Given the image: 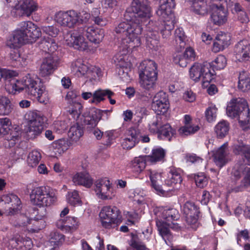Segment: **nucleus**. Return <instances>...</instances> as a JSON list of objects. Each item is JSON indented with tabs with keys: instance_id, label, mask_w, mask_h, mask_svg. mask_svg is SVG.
Here are the masks:
<instances>
[{
	"instance_id": "10",
	"label": "nucleus",
	"mask_w": 250,
	"mask_h": 250,
	"mask_svg": "<svg viewBox=\"0 0 250 250\" xmlns=\"http://www.w3.org/2000/svg\"><path fill=\"white\" fill-rule=\"evenodd\" d=\"M209 66L210 64L207 62L203 64L195 63L190 68V78L195 82L201 78L204 84L210 83L213 79V73L209 69Z\"/></svg>"
},
{
	"instance_id": "58",
	"label": "nucleus",
	"mask_w": 250,
	"mask_h": 250,
	"mask_svg": "<svg viewBox=\"0 0 250 250\" xmlns=\"http://www.w3.org/2000/svg\"><path fill=\"white\" fill-rule=\"evenodd\" d=\"M70 107L68 110L70 114H71L74 119L78 118L82 113L83 106L82 104L76 101L71 102V104H69Z\"/></svg>"
},
{
	"instance_id": "61",
	"label": "nucleus",
	"mask_w": 250,
	"mask_h": 250,
	"mask_svg": "<svg viewBox=\"0 0 250 250\" xmlns=\"http://www.w3.org/2000/svg\"><path fill=\"white\" fill-rule=\"evenodd\" d=\"M11 125V122L8 118L0 119V135H5L11 130L10 126Z\"/></svg>"
},
{
	"instance_id": "43",
	"label": "nucleus",
	"mask_w": 250,
	"mask_h": 250,
	"mask_svg": "<svg viewBox=\"0 0 250 250\" xmlns=\"http://www.w3.org/2000/svg\"><path fill=\"white\" fill-rule=\"evenodd\" d=\"M246 175L241 181V184L237 187H234L233 185L230 188V191L237 193L242 191L244 189L250 185V167H248L246 170Z\"/></svg>"
},
{
	"instance_id": "20",
	"label": "nucleus",
	"mask_w": 250,
	"mask_h": 250,
	"mask_svg": "<svg viewBox=\"0 0 250 250\" xmlns=\"http://www.w3.org/2000/svg\"><path fill=\"white\" fill-rule=\"evenodd\" d=\"M64 39L67 45L76 49L84 51L88 49V44L84 37L82 35H77L75 32L68 33Z\"/></svg>"
},
{
	"instance_id": "16",
	"label": "nucleus",
	"mask_w": 250,
	"mask_h": 250,
	"mask_svg": "<svg viewBox=\"0 0 250 250\" xmlns=\"http://www.w3.org/2000/svg\"><path fill=\"white\" fill-rule=\"evenodd\" d=\"M154 21H149L146 25L145 37L146 45L150 49L157 50L160 46L159 36L156 29H154Z\"/></svg>"
},
{
	"instance_id": "28",
	"label": "nucleus",
	"mask_w": 250,
	"mask_h": 250,
	"mask_svg": "<svg viewBox=\"0 0 250 250\" xmlns=\"http://www.w3.org/2000/svg\"><path fill=\"white\" fill-rule=\"evenodd\" d=\"M211 20L214 24L220 26L228 20V12L227 8L211 9Z\"/></svg>"
},
{
	"instance_id": "37",
	"label": "nucleus",
	"mask_w": 250,
	"mask_h": 250,
	"mask_svg": "<svg viewBox=\"0 0 250 250\" xmlns=\"http://www.w3.org/2000/svg\"><path fill=\"white\" fill-rule=\"evenodd\" d=\"M158 137L160 139L170 141L176 135V130L169 124L163 125L157 133Z\"/></svg>"
},
{
	"instance_id": "3",
	"label": "nucleus",
	"mask_w": 250,
	"mask_h": 250,
	"mask_svg": "<svg viewBox=\"0 0 250 250\" xmlns=\"http://www.w3.org/2000/svg\"><path fill=\"white\" fill-rule=\"evenodd\" d=\"M175 6V0H161L160 5L156 13L162 21H154V29L159 31L164 39H167L174 27L173 9Z\"/></svg>"
},
{
	"instance_id": "34",
	"label": "nucleus",
	"mask_w": 250,
	"mask_h": 250,
	"mask_svg": "<svg viewBox=\"0 0 250 250\" xmlns=\"http://www.w3.org/2000/svg\"><path fill=\"white\" fill-rule=\"evenodd\" d=\"M182 178L180 171L175 168H171L167 174V178L165 180L166 187H173L180 184Z\"/></svg>"
},
{
	"instance_id": "12",
	"label": "nucleus",
	"mask_w": 250,
	"mask_h": 250,
	"mask_svg": "<svg viewBox=\"0 0 250 250\" xmlns=\"http://www.w3.org/2000/svg\"><path fill=\"white\" fill-rule=\"evenodd\" d=\"M95 190L98 197L102 200L112 199L116 192L112 184L106 178L97 180L95 182Z\"/></svg>"
},
{
	"instance_id": "41",
	"label": "nucleus",
	"mask_w": 250,
	"mask_h": 250,
	"mask_svg": "<svg viewBox=\"0 0 250 250\" xmlns=\"http://www.w3.org/2000/svg\"><path fill=\"white\" fill-rule=\"evenodd\" d=\"M13 107L10 100L5 96L0 97V115H8L12 111Z\"/></svg>"
},
{
	"instance_id": "51",
	"label": "nucleus",
	"mask_w": 250,
	"mask_h": 250,
	"mask_svg": "<svg viewBox=\"0 0 250 250\" xmlns=\"http://www.w3.org/2000/svg\"><path fill=\"white\" fill-rule=\"evenodd\" d=\"M243 171L242 168L240 167H235L233 168L231 173V180L230 184H229V192H232L230 191V188L232 186L237 187L236 186L237 181L241 178L242 173Z\"/></svg>"
},
{
	"instance_id": "27",
	"label": "nucleus",
	"mask_w": 250,
	"mask_h": 250,
	"mask_svg": "<svg viewBox=\"0 0 250 250\" xmlns=\"http://www.w3.org/2000/svg\"><path fill=\"white\" fill-rule=\"evenodd\" d=\"M21 131L19 127L11 128V130L5 136L4 146L6 148H11L20 141L21 138Z\"/></svg>"
},
{
	"instance_id": "1",
	"label": "nucleus",
	"mask_w": 250,
	"mask_h": 250,
	"mask_svg": "<svg viewBox=\"0 0 250 250\" xmlns=\"http://www.w3.org/2000/svg\"><path fill=\"white\" fill-rule=\"evenodd\" d=\"M41 35V29L32 21H22L7 41L6 45L10 48L15 49L24 44L34 42Z\"/></svg>"
},
{
	"instance_id": "14",
	"label": "nucleus",
	"mask_w": 250,
	"mask_h": 250,
	"mask_svg": "<svg viewBox=\"0 0 250 250\" xmlns=\"http://www.w3.org/2000/svg\"><path fill=\"white\" fill-rule=\"evenodd\" d=\"M199 209V208L194 203L190 201L186 202L183 208L187 223L194 230L198 227Z\"/></svg>"
},
{
	"instance_id": "30",
	"label": "nucleus",
	"mask_w": 250,
	"mask_h": 250,
	"mask_svg": "<svg viewBox=\"0 0 250 250\" xmlns=\"http://www.w3.org/2000/svg\"><path fill=\"white\" fill-rule=\"evenodd\" d=\"M102 117V111L99 109L93 108L89 112V115L85 117L84 123L87 128H94Z\"/></svg>"
},
{
	"instance_id": "60",
	"label": "nucleus",
	"mask_w": 250,
	"mask_h": 250,
	"mask_svg": "<svg viewBox=\"0 0 250 250\" xmlns=\"http://www.w3.org/2000/svg\"><path fill=\"white\" fill-rule=\"evenodd\" d=\"M49 236V242L52 245H59L64 240V235L57 231H52Z\"/></svg>"
},
{
	"instance_id": "57",
	"label": "nucleus",
	"mask_w": 250,
	"mask_h": 250,
	"mask_svg": "<svg viewBox=\"0 0 250 250\" xmlns=\"http://www.w3.org/2000/svg\"><path fill=\"white\" fill-rule=\"evenodd\" d=\"M67 200L68 203L72 206H75L80 205L82 204L79 192L75 190L68 193Z\"/></svg>"
},
{
	"instance_id": "40",
	"label": "nucleus",
	"mask_w": 250,
	"mask_h": 250,
	"mask_svg": "<svg viewBox=\"0 0 250 250\" xmlns=\"http://www.w3.org/2000/svg\"><path fill=\"white\" fill-rule=\"evenodd\" d=\"M8 90L9 93L16 94L17 92H20L23 90H25V86L24 85V77L22 81L17 79H12L10 81V84H6L5 88Z\"/></svg>"
},
{
	"instance_id": "2",
	"label": "nucleus",
	"mask_w": 250,
	"mask_h": 250,
	"mask_svg": "<svg viewBox=\"0 0 250 250\" xmlns=\"http://www.w3.org/2000/svg\"><path fill=\"white\" fill-rule=\"evenodd\" d=\"M126 21L127 22H122L118 24L115 28V32L123 35L122 42L125 47L128 51H132L141 45L140 35L142 32L143 28L141 21L138 20Z\"/></svg>"
},
{
	"instance_id": "35",
	"label": "nucleus",
	"mask_w": 250,
	"mask_h": 250,
	"mask_svg": "<svg viewBox=\"0 0 250 250\" xmlns=\"http://www.w3.org/2000/svg\"><path fill=\"white\" fill-rule=\"evenodd\" d=\"M199 244L194 250H216L218 240L216 238L205 237L199 239Z\"/></svg>"
},
{
	"instance_id": "23",
	"label": "nucleus",
	"mask_w": 250,
	"mask_h": 250,
	"mask_svg": "<svg viewBox=\"0 0 250 250\" xmlns=\"http://www.w3.org/2000/svg\"><path fill=\"white\" fill-rule=\"evenodd\" d=\"M246 107V100L243 98H233L229 103L226 110L227 115L232 119L238 116L240 109Z\"/></svg>"
},
{
	"instance_id": "53",
	"label": "nucleus",
	"mask_w": 250,
	"mask_h": 250,
	"mask_svg": "<svg viewBox=\"0 0 250 250\" xmlns=\"http://www.w3.org/2000/svg\"><path fill=\"white\" fill-rule=\"evenodd\" d=\"M42 156L40 152L37 150H33L29 153L27 163L29 166L34 167H36L41 160Z\"/></svg>"
},
{
	"instance_id": "19",
	"label": "nucleus",
	"mask_w": 250,
	"mask_h": 250,
	"mask_svg": "<svg viewBox=\"0 0 250 250\" xmlns=\"http://www.w3.org/2000/svg\"><path fill=\"white\" fill-rule=\"evenodd\" d=\"M234 55L240 62H250V43L247 40H241L235 44Z\"/></svg>"
},
{
	"instance_id": "39",
	"label": "nucleus",
	"mask_w": 250,
	"mask_h": 250,
	"mask_svg": "<svg viewBox=\"0 0 250 250\" xmlns=\"http://www.w3.org/2000/svg\"><path fill=\"white\" fill-rule=\"evenodd\" d=\"M238 79V88L240 91L245 92L250 90V78L247 72H240Z\"/></svg>"
},
{
	"instance_id": "11",
	"label": "nucleus",
	"mask_w": 250,
	"mask_h": 250,
	"mask_svg": "<svg viewBox=\"0 0 250 250\" xmlns=\"http://www.w3.org/2000/svg\"><path fill=\"white\" fill-rule=\"evenodd\" d=\"M146 175L149 177L150 185L153 192L164 197L169 195L170 189L166 187L165 183L163 184L161 173L150 169L146 170Z\"/></svg>"
},
{
	"instance_id": "55",
	"label": "nucleus",
	"mask_w": 250,
	"mask_h": 250,
	"mask_svg": "<svg viewBox=\"0 0 250 250\" xmlns=\"http://www.w3.org/2000/svg\"><path fill=\"white\" fill-rule=\"evenodd\" d=\"M160 234L163 237L167 244L170 243L173 239V236L169 229L164 224H162L158 227Z\"/></svg>"
},
{
	"instance_id": "15",
	"label": "nucleus",
	"mask_w": 250,
	"mask_h": 250,
	"mask_svg": "<svg viewBox=\"0 0 250 250\" xmlns=\"http://www.w3.org/2000/svg\"><path fill=\"white\" fill-rule=\"evenodd\" d=\"M12 12L15 13L16 16H30L32 14L37 10L38 5L34 0H23L21 3L12 5Z\"/></svg>"
},
{
	"instance_id": "38",
	"label": "nucleus",
	"mask_w": 250,
	"mask_h": 250,
	"mask_svg": "<svg viewBox=\"0 0 250 250\" xmlns=\"http://www.w3.org/2000/svg\"><path fill=\"white\" fill-rule=\"evenodd\" d=\"M239 121L240 126L244 130H247L249 128L248 123L250 121V109L248 107V103L246 102V107H244L238 114L236 118Z\"/></svg>"
},
{
	"instance_id": "44",
	"label": "nucleus",
	"mask_w": 250,
	"mask_h": 250,
	"mask_svg": "<svg viewBox=\"0 0 250 250\" xmlns=\"http://www.w3.org/2000/svg\"><path fill=\"white\" fill-rule=\"evenodd\" d=\"M83 133V128L76 124L71 126L68 132V136L72 141H77L82 136Z\"/></svg>"
},
{
	"instance_id": "63",
	"label": "nucleus",
	"mask_w": 250,
	"mask_h": 250,
	"mask_svg": "<svg viewBox=\"0 0 250 250\" xmlns=\"http://www.w3.org/2000/svg\"><path fill=\"white\" fill-rule=\"evenodd\" d=\"M41 29L43 33L52 37H56L60 32V30L56 25L43 26Z\"/></svg>"
},
{
	"instance_id": "49",
	"label": "nucleus",
	"mask_w": 250,
	"mask_h": 250,
	"mask_svg": "<svg viewBox=\"0 0 250 250\" xmlns=\"http://www.w3.org/2000/svg\"><path fill=\"white\" fill-rule=\"evenodd\" d=\"M165 151L161 148L154 149L151 155H146L148 162L154 163L161 161L165 157Z\"/></svg>"
},
{
	"instance_id": "54",
	"label": "nucleus",
	"mask_w": 250,
	"mask_h": 250,
	"mask_svg": "<svg viewBox=\"0 0 250 250\" xmlns=\"http://www.w3.org/2000/svg\"><path fill=\"white\" fill-rule=\"evenodd\" d=\"M192 8L198 15H204L208 13L207 4L204 0L192 4Z\"/></svg>"
},
{
	"instance_id": "5",
	"label": "nucleus",
	"mask_w": 250,
	"mask_h": 250,
	"mask_svg": "<svg viewBox=\"0 0 250 250\" xmlns=\"http://www.w3.org/2000/svg\"><path fill=\"white\" fill-rule=\"evenodd\" d=\"M152 16V10L148 0H133L125 12V20H138L141 22L147 21Z\"/></svg>"
},
{
	"instance_id": "47",
	"label": "nucleus",
	"mask_w": 250,
	"mask_h": 250,
	"mask_svg": "<svg viewBox=\"0 0 250 250\" xmlns=\"http://www.w3.org/2000/svg\"><path fill=\"white\" fill-rule=\"evenodd\" d=\"M179 216L178 212L174 208L165 210L163 212V217L166 220L165 224L168 226H170V222L177 220Z\"/></svg>"
},
{
	"instance_id": "62",
	"label": "nucleus",
	"mask_w": 250,
	"mask_h": 250,
	"mask_svg": "<svg viewBox=\"0 0 250 250\" xmlns=\"http://www.w3.org/2000/svg\"><path fill=\"white\" fill-rule=\"evenodd\" d=\"M126 56L121 53H117L113 57L114 63L117 67L127 69L128 63L125 61Z\"/></svg>"
},
{
	"instance_id": "56",
	"label": "nucleus",
	"mask_w": 250,
	"mask_h": 250,
	"mask_svg": "<svg viewBox=\"0 0 250 250\" xmlns=\"http://www.w3.org/2000/svg\"><path fill=\"white\" fill-rule=\"evenodd\" d=\"M217 108L215 105L209 106L205 112V117L207 121L211 123L215 121L217 117Z\"/></svg>"
},
{
	"instance_id": "31",
	"label": "nucleus",
	"mask_w": 250,
	"mask_h": 250,
	"mask_svg": "<svg viewBox=\"0 0 250 250\" xmlns=\"http://www.w3.org/2000/svg\"><path fill=\"white\" fill-rule=\"evenodd\" d=\"M72 181L75 185L83 186L87 188H90L93 183L90 174L85 171L77 173L73 176Z\"/></svg>"
},
{
	"instance_id": "22",
	"label": "nucleus",
	"mask_w": 250,
	"mask_h": 250,
	"mask_svg": "<svg viewBox=\"0 0 250 250\" xmlns=\"http://www.w3.org/2000/svg\"><path fill=\"white\" fill-rule=\"evenodd\" d=\"M1 202L8 204L11 203L8 207V209H7L5 212L7 215H15L20 209L21 201L20 198L15 194H11L2 196Z\"/></svg>"
},
{
	"instance_id": "26",
	"label": "nucleus",
	"mask_w": 250,
	"mask_h": 250,
	"mask_svg": "<svg viewBox=\"0 0 250 250\" xmlns=\"http://www.w3.org/2000/svg\"><path fill=\"white\" fill-rule=\"evenodd\" d=\"M83 34L91 42L96 44H99L103 40L104 37V32L103 29L95 28L94 26H91L84 27L83 29Z\"/></svg>"
},
{
	"instance_id": "64",
	"label": "nucleus",
	"mask_w": 250,
	"mask_h": 250,
	"mask_svg": "<svg viewBox=\"0 0 250 250\" xmlns=\"http://www.w3.org/2000/svg\"><path fill=\"white\" fill-rule=\"evenodd\" d=\"M76 14L77 15L76 24L77 23H86L91 17L90 14L84 10L79 12L76 11Z\"/></svg>"
},
{
	"instance_id": "52",
	"label": "nucleus",
	"mask_w": 250,
	"mask_h": 250,
	"mask_svg": "<svg viewBox=\"0 0 250 250\" xmlns=\"http://www.w3.org/2000/svg\"><path fill=\"white\" fill-rule=\"evenodd\" d=\"M174 37L177 46L180 49L184 48L186 45V36L182 28H178L175 30Z\"/></svg>"
},
{
	"instance_id": "29",
	"label": "nucleus",
	"mask_w": 250,
	"mask_h": 250,
	"mask_svg": "<svg viewBox=\"0 0 250 250\" xmlns=\"http://www.w3.org/2000/svg\"><path fill=\"white\" fill-rule=\"evenodd\" d=\"M230 37L229 34L220 33L217 35L214 42L212 50L214 52H218L224 50L230 44Z\"/></svg>"
},
{
	"instance_id": "7",
	"label": "nucleus",
	"mask_w": 250,
	"mask_h": 250,
	"mask_svg": "<svg viewBox=\"0 0 250 250\" xmlns=\"http://www.w3.org/2000/svg\"><path fill=\"white\" fill-rule=\"evenodd\" d=\"M25 92L28 95L37 98L41 103L46 104L48 101V93L43 83L39 78L34 79L29 74L24 77Z\"/></svg>"
},
{
	"instance_id": "33",
	"label": "nucleus",
	"mask_w": 250,
	"mask_h": 250,
	"mask_svg": "<svg viewBox=\"0 0 250 250\" xmlns=\"http://www.w3.org/2000/svg\"><path fill=\"white\" fill-rule=\"evenodd\" d=\"M71 69L72 72L78 77L88 74L91 72L88 67L83 63V61L81 59H78L73 62L71 63Z\"/></svg>"
},
{
	"instance_id": "45",
	"label": "nucleus",
	"mask_w": 250,
	"mask_h": 250,
	"mask_svg": "<svg viewBox=\"0 0 250 250\" xmlns=\"http://www.w3.org/2000/svg\"><path fill=\"white\" fill-rule=\"evenodd\" d=\"M111 93V91L109 89H99L93 93V98L90 100L91 104H94L96 105L99 104L101 102L104 100V97L106 96L109 93Z\"/></svg>"
},
{
	"instance_id": "36",
	"label": "nucleus",
	"mask_w": 250,
	"mask_h": 250,
	"mask_svg": "<svg viewBox=\"0 0 250 250\" xmlns=\"http://www.w3.org/2000/svg\"><path fill=\"white\" fill-rule=\"evenodd\" d=\"M146 162H148L146 155L135 157L130 163L132 171L136 174H139L145 168Z\"/></svg>"
},
{
	"instance_id": "59",
	"label": "nucleus",
	"mask_w": 250,
	"mask_h": 250,
	"mask_svg": "<svg viewBox=\"0 0 250 250\" xmlns=\"http://www.w3.org/2000/svg\"><path fill=\"white\" fill-rule=\"evenodd\" d=\"M18 75V73L15 71L6 69H1V78H3L6 81V84H10L11 80L15 79L14 77L17 76Z\"/></svg>"
},
{
	"instance_id": "24",
	"label": "nucleus",
	"mask_w": 250,
	"mask_h": 250,
	"mask_svg": "<svg viewBox=\"0 0 250 250\" xmlns=\"http://www.w3.org/2000/svg\"><path fill=\"white\" fill-rule=\"evenodd\" d=\"M78 223L77 218L68 216L58 220L56 226L63 231L72 232L77 229Z\"/></svg>"
},
{
	"instance_id": "18",
	"label": "nucleus",
	"mask_w": 250,
	"mask_h": 250,
	"mask_svg": "<svg viewBox=\"0 0 250 250\" xmlns=\"http://www.w3.org/2000/svg\"><path fill=\"white\" fill-rule=\"evenodd\" d=\"M59 59L56 55H47L42 60L40 68L42 77L48 76L57 68Z\"/></svg>"
},
{
	"instance_id": "9",
	"label": "nucleus",
	"mask_w": 250,
	"mask_h": 250,
	"mask_svg": "<svg viewBox=\"0 0 250 250\" xmlns=\"http://www.w3.org/2000/svg\"><path fill=\"white\" fill-rule=\"evenodd\" d=\"M25 118L28 122V129L27 132L30 138H34L41 133L45 117L40 112L29 111L25 115Z\"/></svg>"
},
{
	"instance_id": "32",
	"label": "nucleus",
	"mask_w": 250,
	"mask_h": 250,
	"mask_svg": "<svg viewBox=\"0 0 250 250\" xmlns=\"http://www.w3.org/2000/svg\"><path fill=\"white\" fill-rule=\"evenodd\" d=\"M21 218L23 222L20 223V225L25 226L32 224L33 228H31L30 230L34 232H38L45 226V221L43 220L36 219L35 217L33 219H29L25 216L21 215Z\"/></svg>"
},
{
	"instance_id": "8",
	"label": "nucleus",
	"mask_w": 250,
	"mask_h": 250,
	"mask_svg": "<svg viewBox=\"0 0 250 250\" xmlns=\"http://www.w3.org/2000/svg\"><path fill=\"white\" fill-rule=\"evenodd\" d=\"M99 217L102 226L106 229L115 228L122 222V215L115 206H107L101 209Z\"/></svg>"
},
{
	"instance_id": "13",
	"label": "nucleus",
	"mask_w": 250,
	"mask_h": 250,
	"mask_svg": "<svg viewBox=\"0 0 250 250\" xmlns=\"http://www.w3.org/2000/svg\"><path fill=\"white\" fill-rule=\"evenodd\" d=\"M77 15L76 11L74 10L60 11L55 14L54 19L61 26L72 28L76 25Z\"/></svg>"
},
{
	"instance_id": "48",
	"label": "nucleus",
	"mask_w": 250,
	"mask_h": 250,
	"mask_svg": "<svg viewBox=\"0 0 250 250\" xmlns=\"http://www.w3.org/2000/svg\"><path fill=\"white\" fill-rule=\"evenodd\" d=\"M200 129L198 125H183L180 127L178 130L179 134L182 136H188L194 134L197 132Z\"/></svg>"
},
{
	"instance_id": "50",
	"label": "nucleus",
	"mask_w": 250,
	"mask_h": 250,
	"mask_svg": "<svg viewBox=\"0 0 250 250\" xmlns=\"http://www.w3.org/2000/svg\"><path fill=\"white\" fill-rule=\"evenodd\" d=\"M163 125L162 116L157 115L154 117L149 124V130L153 133H157L159 129Z\"/></svg>"
},
{
	"instance_id": "21",
	"label": "nucleus",
	"mask_w": 250,
	"mask_h": 250,
	"mask_svg": "<svg viewBox=\"0 0 250 250\" xmlns=\"http://www.w3.org/2000/svg\"><path fill=\"white\" fill-rule=\"evenodd\" d=\"M229 154L228 143H224L220 147L212 151V157L215 165L221 168L229 162Z\"/></svg>"
},
{
	"instance_id": "42",
	"label": "nucleus",
	"mask_w": 250,
	"mask_h": 250,
	"mask_svg": "<svg viewBox=\"0 0 250 250\" xmlns=\"http://www.w3.org/2000/svg\"><path fill=\"white\" fill-rule=\"evenodd\" d=\"M209 63L210 64L209 69L214 74V70H220L225 67L227 64V60L224 56L219 55L214 61Z\"/></svg>"
},
{
	"instance_id": "4",
	"label": "nucleus",
	"mask_w": 250,
	"mask_h": 250,
	"mask_svg": "<svg viewBox=\"0 0 250 250\" xmlns=\"http://www.w3.org/2000/svg\"><path fill=\"white\" fill-rule=\"evenodd\" d=\"M139 83L144 89L151 91L154 89L157 79V64L154 61H143L139 67Z\"/></svg>"
},
{
	"instance_id": "25",
	"label": "nucleus",
	"mask_w": 250,
	"mask_h": 250,
	"mask_svg": "<svg viewBox=\"0 0 250 250\" xmlns=\"http://www.w3.org/2000/svg\"><path fill=\"white\" fill-rule=\"evenodd\" d=\"M141 134L138 130L130 128L126 133L122 145L124 149H129L133 147L140 140Z\"/></svg>"
},
{
	"instance_id": "46",
	"label": "nucleus",
	"mask_w": 250,
	"mask_h": 250,
	"mask_svg": "<svg viewBox=\"0 0 250 250\" xmlns=\"http://www.w3.org/2000/svg\"><path fill=\"white\" fill-rule=\"evenodd\" d=\"M229 130V124L222 121L218 123L215 127V131L218 138H223L228 133Z\"/></svg>"
},
{
	"instance_id": "17",
	"label": "nucleus",
	"mask_w": 250,
	"mask_h": 250,
	"mask_svg": "<svg viewBox=\"0 0 250 250\" xmlns=\"http://www.w3.org/2000/svg\"><path fill=\"white\" fill-rule=\"evenodd\" d=\"M151 106L157 115L166 113L169 108L167 95L163 91L158 92L153 99Z\"/></svg>"
},
{
	"instance_id": "6",
	"label": "nucleus",
	"mask_w": 250,
	"mask_h": 250,
	"mask_svg": "<svg viewBox=\"0 0 250 250\" xmlns=\"http://www.w3.org/2000/svg\"><path fill=\"white\" fill-rule=\"evenodd\" d=\"M31 203L39 207H50L54 205L57 197L54 190L49 187L41 186L36 188L30 195Z\"/></svg>"
}]
</instances>
